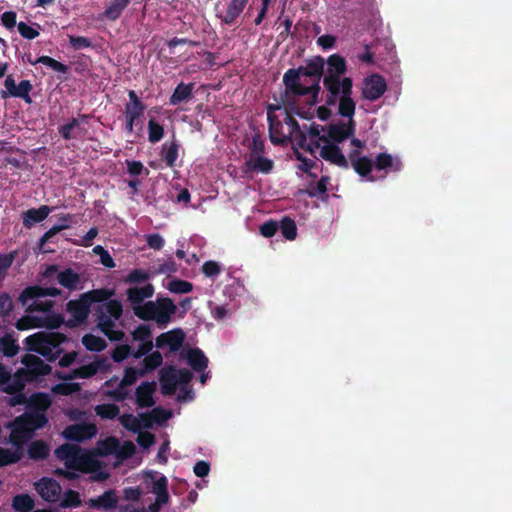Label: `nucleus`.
Here are the masks:
<instances>
[{"mask_svg": "<svg viewBox=\"0 0 512 512\" xmlns=\"http://www.w3.org/2000/svg\"><path fill=\"white\" fill-rule=\"evenodd\" d=\"M325 72V60L318 55L306 61L305 66L290 68L283 75L287 94L309 96V108L319 102L320 82Z\"/></svg>", "mask_w": 512, "mask_h": 512, "instance_id": "1", "label": "nucleus"}, {"mask_svg": "<svg viewBox=\"0 0 512 512\" xmlns=\"http://www.w3.org/2000/svg\"><path fill=\"white\" fill-rule=\"evenodd\" d=\"M323 86L327 91L325 104L335 106L338 103V113L342 117L351 118L355 114L356 103L352 98L353 81L350 77L336 79L323 77Z\"/></svg>", "mask_w": 512, "mask_h": 512, "instance_id": "2", "label": "nucleus"}, {"mask_svg": "<svg viewBox=\"0 0 512 512\" xmlns=\"http://www.w3.org/2000/svg\"><path fill=\"white\" fill-rule=\"evenodd\" d=\"M47 424L46 414L26 411L9 424L11 429L9 441L15 447L22 449L23 445L33 437L34 432Z\"/></svg>", "mask_w": 512, "mask_h": 512, "instance_id": "3", "label": "nucleus"}, {"mask_svg": "<svg viewBox=\"0 0 512 512\" xmlns=\"http://www.w3.org/2000/svg\"><path fill=\"white\" fill-rule=\"evenodd\" d=\"M66 341L67 336L63 333L40 331L26 337L24 343L28 351L36 352L53 362L63 353L60 345Z\"/></svg>", "mask_w": 512, "mask_h": 512, "instance_id": "4", "label": "nucleus"}, {"mask_svg": "<svg viewBox=\"0 0 512 512\" xmlns=\"http://www.w3.org/2000/svg\"><path fill=\"white\" fill-rule=\"evenodd\" d=\"M177 306L169 297H158L155 301H147L142 306L133 307V313L143 321H155L160 328H165L171 321Z\"/></svg>", "mask_w": 512, "mask_h": 512, "instance_id": "5", "label": "nucleus"}, {"mask_svg": "<svg viewBox=\"0 0 512 512\" xmlns=\"http://www.w3.org/2000/svg\"><path fill=\"white\" fill-rule=\"evenodd\" d=\"M55 456L64 461L67 469L83 473L93 472L98 468L97 461L84 452L78 445L65 443L55 449Z\"/></svg>", "mask_w": 512, "mask_h": 512, "instance_id": "6", "label": "nucleus"}, {"mask_svg": "<svg viewBox=\"0 0 512 512\" xmlns=\"http://www.w3.org/2000/svg\"><path fill=\"white\" fill-rule=\"evenodd\" d=\"M122 312V304L116 299L108 300L97 311V325L111 341H120L125 335L123 331L115 329V321L121 318Z\"/></svg>", "mask_w": 512, "mask_h": 512, "instance_id": "7", "label": "nucleus"}, {"mask_svg": "<svg viewBox=\"0 0 512 512\" xmlns=\"http://www.w3.org/2000/svg\"><path fill=\"white\" fill-rule=\"evenodd\" d=\"M111 364L104 356H97L96 359L86 365L71 370L68 373H57V377L62 380L71 381L74 379H88L97 373H106L110 370Z\"/></svg>", "mask_w": 512, "mask_h": 512, "instance_id": "8", "label": "nucleus"}, {"mask_svg": "<svg viewBox=\"0 0 512 512\" xmlns=\"http://www.w3.org/2000/svg\"><path fill=\"white\" fill-rule=\"evenodd\" d=\"M300 95H292L287 94V91L285 90L284 95L281 97L282 104L286 111V116L284 118V123L288 126L289 132L293 133V131H298L301 127L297 120L293 117V115H297L300 118L303 119H311L313 115L309 112L304 110L303 108L299 107L298 102L296 100V97H299Z\"/></svg>", "mask_w": 512, "mask_h": 512, "instance_id": "9", "label": "nucleus"}, {"mask_svg": "<svg viewBox=\"0 0 512 512\" xmlns=\"http://www.w3.org/2000/svg\"><path fill=\"white\" fill-rule=\"evenodd\" d=\"M356 123L353 117L348 118L347 122H338L330 124L327 129V135L320 136V140L324 143L336 144L342 143L346 139L355 134Z\"/></svg>", "mask_w": 512, "mask_h": 512, "instance_id": "10", "label": "nucleus"}, {"mask_svg": "<svg viewBox=\"0 0 512 512\" xmlns=\"http://www.w3.org/2000/svg\"><path fill=\"white\" fill-rule=\"evenodd\" d=\"M66 311L72 316L65 322L66 326L75 328L87 320L90 313V306L81 294L78 299L67 302Z\"/></svg>", "mask_w": 512, "mask_h": 512, "instance_id": "11", "label": "nucleus"}, {"mask_svg": "<svg viewBox=\"0 0 512 512\" xmlns=\"http://www.w3.org/2000/svg\"><path fill=\"white\" fill-rule=\"evenodd\" d=\"M387 90V84L380 74H372L363 80L361 96L368 101L378 100Z\"/></svg>", "mask_w": 512, "mask_h": 512, "instance_id": "12", "label": "nucleus"}, {"mask_svg": "<svg viewBox=\"0 0 512 512\" xmlns=\"http://www.w3.org/2000/svg\"><path fill=\"white\" fill-rule=\"evenodd\" d=\"M35 490L44 501L56 503L60 498L61 486L53 478L42 477L35 483Z\"/></svg>", "mask_w": 512, "mask_h": 512, "instance_id": "13", "label": "nucleus"}, {"mask_svg": "<svg viewBox=\"0 0 512 512\" xmlns=\"http://www.w3.org/2000/svg\"><path fill=\"white\" fill-rule=\"evenodd\" d=\"M61 294L60 289L56 287H41L32 285L26 287L19 295L18 301L22 306H26L32 299H39L43 297H57Z\"/></svg>", "mask_w": 512, "mask_h": 512, "instance_id": "14", "label": "nucleus"}, {"mask_svg": "<svg viewBox=\"0 0 512 512\" xmlns=\"http://www.w3.org/2000/svg\"><path fill=\"white\" fill-rule=\"evenodd\" d=\"M97 433V428L94 424H73L66 427L63 431V436L67 440L82 442L91 439Z\"/></svg>", "mask_w": 512, "mask_h": 512, "instance_id": "15", "label": "nucleus"}, {"mask_svg": "<svg viewBox=\"0 0 512 512\" xmlns=\"http://www.w3.org/2000/svg\"><path fill=\"white\" fill-rule=\"evenodd\" d=\"M129 101L124 106V119L141 123V118L144 116L146 105L138 97L134 90L128 91Z\"/></svg>", "mask_w": 512, "mask_h": 512, "instance_id": "16", "label": "nucleus"}, {"mask_svg": "<svg viewBox=\"0 0 512 512\" xmlns=\"http://www.w3.org/2000/svg\"><path fill=\"white\" fill-rule=\"evenodd\" d=\"M275 109H279V107H274L272 105L268 107L267 120L269 125V137L273 144L284 145L289 142V136L288 134L283 133V125L281 121L272 114V110Z\"/></svg>", "mask_w": 512, "mask_h": 512, "instance_id": "17", "label": "nucleus"}, {"mask_svg": "<svg viewBox=\"0 0 512 512\" xmlns=\"http://www.w3.org/2000/svg\"><path fill=\"white\" fill-rule=\"evenodd\" d=\"M184 340H185L184 331L180 328H176V329H173L168 332H164V333L160 334L156 338V347L164 348V347L168 346L170 351L176 352L181 348Z\"/></svg>", "mask_w": 512, "mask_h": 512, "instance_id": "18", "label": "nucleus"}, {"mask_svg": "<svg viewBox=\"0 0 512 512\" xmlns=\"http://www.w3.org/2000/svg\"><path fill=\"white\" fill-rule=\"evenodd\" d=\"M320 156L325 161L330 162L340 168L348 169L349 161L343 154L340 147L336 144L325 143L320 149Z\"/></svg>", "mask_w": 512, "mask_h": 512, "instance_id": "19", "label": "nucleus"}, {"mask_svg": "<svg viewBox=\"0 0 512 512\" xmlns=\"http://www.w3.org/2000/svg\"><path fill=\"white\" fill-rule=\"evenodd\" d=\"M21 362L33 378L49 375L52 370V368L41 358L33 354H25L22 357Z\"/></svg>", "mask_w": 512, "mask_h": 512, "instance_id": "20", "label": "nucleus"}, {"mask_svg": "<svg viewBox=\"0 0 512 512\" xmlns=\"http://www.w3.org/2000/svg\"><path fill=\"white\" fill-rule=\"evenodd\" d=\"M118 502L119 498L116 491L114 489H109L106 490L102 495L96 498H91L85 503L89 508L109 511L115 509L118 505Z\"/></svg>", "mask_w": 512, "mask_h": 512, "instance_id": "21", "label": "nucleus"}, {"mask_svg": "<svg viewBox=\"0 0 512 512\" xmlns=\"http://www.w3.org/2000/svg\"><path fill=\"white\" fill-rule=\"evenodd\" d=\"M156 390V383L154 381L142 382L135 390L136 404L139 408H149L154 406V392Z\"/></svg>", "mask_w": 512, "mask_h": 512, "instance_id": "22", "label": "nucleus"}, {"mask_svg": "<svg viewBox=\"0 0 512 512\" xmlns=\"http://www.w3.org/2000/svg\"><path fill=\"white\" fill-rule=\"evenodd\" d=\"M154 294V286L150 283L143 287H130L126 290L127 300L130 302L131 307L142 306L143 301L151 298Z\"/></svg>", "mask_w": 512, "mask_h": 512, "instance_id": "23", "label": "nucleus"}, {"mask_svg": "<svg viewBox=\"0 0 512 512\" xmlns=\"http://www.w3.org/2000/svg\"><path fill=\"white\" fill-rule=\"evenodd\" d=\"M327 64V68L324 72V77H331L336 79H343L342 77L346 71V61L339 54H332L327 58L325 62Z\"/></svg>", "mask_w": 512, "mask_h": 512, "instance_id": "24", "label": "nucleus"}, {"mask_svg": "<svg viewBox=\"0 0 512 512\" xmlns=\"http://www.w3.org/2000/svg\"><path fill=\"white\" fill-rule=\"evenodd\" d=\"M160 385L163 395L171 396L175 394L177 388L176 368L173 366L163 368L160 371Z\"/></svg>", "mask_w": 512, "mask_h": 512, "instance_id": "25", "label": "nucleus"}, {"mask_svg": "<svg viewBox=\"0 0 512 512\" xmlns=\"http://www.w3.org/2000/svg\"><path fill=\"white\" fill-rule=\"evenodd\" d=\"M52 212V208L47 205H42L39 208H30L23 212L22 220L26 228H31L36 223L45 220Z\"/></svg>", "mask_w": 512, "mask_h": 512, "instance_id": "26", "label": "nucleus"}, {"mask_svg": "<svg viewBox=\"0 0 512 512\" xmlns=\"http://www.w3.org/2000/svg\"><path fill=\"white\" fill-rule=\"evenodd\" d=\"M50 405L51 399L48 394L43 392H36L33 393L30 397H28L26 411L45 414V412L49 409Z\"/></svg>", "mask_w": 512, "mask_h": 512, "instance_id": "27", "label": "nucleus"}, {"mask_svg": "<svg viewBox=\"0 0 512 512\" xmlns=\"http://www.w3.org/2000/svg\"><path fill=\"white\" fill-rule=\"evenodd\" d=\"M87 119L88 116L85 114L79 115L77 118L73 117L68 123L61 125L58 128V132L64 140L69 141L75 139L78 136L77 131L80 129V121L86 122Z\"/></svg>", "mask_w": 512, "mask_h": 512, "instance_id": "28", "label": "nucleus"}, {"mask_svg": "<svg viewBox=\"0 0 512 512\" xmlns=\"http://www.w3.org/2000/svg\"><path fill=\"white\" fill-rule=\"evenodd\" d=\"M193 89L194 83L185 84L181 82L178 84L169 98L170 105L175 106L191 99L193 97Z\"/></svg>", "mask_w": 512, "mask_h": 512, "instance_id": "29", "label": "nucleus"}, {"mask_svg": "<svg viewBox=\"0 0 512 512\" xmlns=\"http://www.w3.org/2000/svg\"><path fill=\"white\" fill-rule=\"evenodd\" d=\"M374 165L378 170L391 169L398 172L402 169V162L398 158H394L391 154L386 152L377 154Z\"/></svg>", "mask_w": 512, "mask_h": 512, "instance_id": "30", "label": "nucleus"}, {"mask_svg": "<svg viewBox=\"0 0 512 512\" xmlns=\"http://www.w3.org/2000/svg\"><path fill=\"white\" fill-rule=\"evenodd\" d=\"M58 283L69 290L79 288L80 275L71 268H66L57 275Z\"/></svg>", "mask_w": 512, "mask_h": 512, "instance_id": "31", "label": "nucleus"}, {"mask_svg": "<svg viewBox=\"0 0 512 512\" xmlns=\"http://www.w3.org/2000/svg\"><path fill=\"white\" fill-rule=\"evenodd\" d=\"M27 453L30 459L41 461L49 456L50 446L43 440H35L29 444Z\"/></svg>", "mask_w": 512, "mask_h": 512, "instance_id": "32", "label": "nucleus"}, {"mask_svg": "<svg viewBox=\"0 0 512 512\" xmlns=\"http://www.w3.org/2000/svg\"><path fill=\"white\" fill-rule=\"evenodd\" d=\"M187 362L195 372H202L208 366V359L199 348H194L189 351Z\"/></svg>", "mask_w": 512, "mask_h": 512, "instance_id": "33", "label": "nucleus"}, {"mask_svg": "<svg viewBox=\"0 0 512 512\" xmlns=\"http://www.w3.org/2000/svg\"><path fill=\"white\" fill-rule=\"evenodd\" d=\"M19 345L14 333H6L0 338V353L6 357H14L19 352Z\"/></svg>", "mask_w": 512, "mask_h": 512, "instance_id": "34", "label": "nucleus"}, {"mask_svg": "<svg viewBox=\"0 0 512 512\" xmlns=\"http://www.w3.org/2000/svg\"><path fill=\"white\" fill-rule=\"evenodd\" d=\"M273 165L272 160L263 156L249 158L245 163L247 167L246 171L254 170L264 174L270 173L273 169Z\"/></svg>", "mask_w": 512, "mask_h": 512, "instance_id": "35", "label": "nucleus"}, {"mask_svg": "<svg viewBox=\"0 0 512 512\" xmlns=\"http://www.w3.org/2000/svg\"><path fill=\"white\" fill-rule=\"evenodd\" d=\"M163 363V357L159 351L152 352L144 357L140 364V376H144L155 370Z\"/></svg>", "mask_w": 512, "mask_h": 512, "instance_id": "36", "label": "nucleus"}, {"mask_svg": "<svg viewBox=\"0 0 512 512\" xmlns=\"http://www.w3.org/2000/svg\"><path fill=\"white\" fill-rule=\"evenodd\" d=\"M152 492L156 495L157 504H166L169 501L168 480L164 475L153 482Z\"/></svg>", "mask_w": 512, "mask_h": 512, "instance_id": "37", "label": "nucleus"}, {"mask_svg": "<svg viewBox=\"0 0 512 512\" xmlns=\"http://www.w3.org/2000/svg\"><path fill=\"white\" fill-rule=\"evenodd\" d=\"M178 151L179 144L175 140H173L169 144H163L161 158L165 162L167 167L173 168L175 166L176 160L178 158Z\"/></svg>", "mask_w": 512, "mask_h": 512, "instance_id": "38", "label": "nucleus"}, {"mask_svg": "<svg viewBox=\"0 0 512 512\" xmlns=\"http://www.w3.org/2000/svg\"><path fill=\"white\" fill-rule=\"evenodd\" d=\"M34 506V499L26 493L15 495L12 499V508L17 512H31Z\"/></svg>", "mask_w": 512, "mask_h": 512, "instance_id": "39", "label": "nucleus"}, {"mask_svg": "<svg viewBox=\"0 0 512 512\" xmlns=\"http://www.w3.org/2000/svg\"><path fill=\"white\" fill-rule=\"evenodd\" d=\"M129 3L130 0H112L110 5L105 9L104 16L111 21H115L121 16Z\"/></svg>", "mask_w": 512, "mask_h": 512, "instance_id": "40", "label": "nucleus"}, {"mask_svg": "<svg viewBox=\"0 0 512 512\" xmlns=\"http://www.w3.org/2000/svg\"><path fill=\"white\" fill-rule=\"evenodd\" d=\"M28 61H29V63H31L33 65L38 64V63L46 65L47 67L51 68L52 70H54L58 73H62V74H67L69 71V68L67 65L53 59L52 57L46 56V55L38 57L35 61H32V59L28 58Z\"/></svg>", "mask_w": 512, "mask_h": 512, "instance_id": "41", "label": "nucleus"}, {"mask_svg": "<svg viewBox=\"0 0 512 512\" xmlns=\"http://www.w3.org/2000/svg\"><path fill=\"white\" fill-rule=\"evenodd\" d=\"M22 372H24V369H21L18 372H16L13 377L10 376L9 382H6L5 385L3 386V392L7 394L23 392L25 388V381L21 376Z\"/></svg>", "mask_w": 512, "mask_h": 512, "instance_id": "42", "label": "nucleus"}, {"mask_svg": "<svg viewBox=\"0 0 512 512\" xmlns=\"http://www.w3.org/2000/svg\"><path fill=\"white\" fill-rule=\"evenodd\" d=\"M22 455V449L17 447L15 451L0 447V468L19 462Z\"/></svg>", "mask_w": 512, "mask_h": 512, "instance_id": "43", "label": "nucleus"}, {"mask_svg": "<svg viewBox=\"0 0 512 512\" xmlns=\"http://www.w3.org/2000/svg\"><path fill=\"white\" fill-rule=\"evenodd\" d=\"M82 344L87 350L93 352H101L107 346L103 338L95 336L93 334L84 335L82 338Z\"/></svg>", "mask_w": 512, "mask_h": 512, "instance_id": "44", "label": "nucleus"}, {"mask_svg": "<svg viewBox=\"0 0 512 512\" xmlns=\"http://www.w3.org/2000/svg\"><path fill=\"white\" fill-rule=\"evenodd\" d=\"M279 229L287 240H294L297 236V227L295 221L290 217H283L280 221Z\"/></svg>", "mask_w": 512, "mask_h": 512, "instance_id": "45", "label": "nucleus"}, {"mask_svg": "<svg viewBox=\"0 0 512 512\" xmlns=\"http://www.w3.org/2000/svg\"><path fill=\"white\" fill-rule=\"evenodd\" d=\"M96 414L102 419L112 420L120 413V408L116 404H100L95 407Z\"/></svg>", "mask_w": 512, "mask_h": 512, "instance_id": "46", "label": "nucleus"}, {"mask_svg": "<svg viewBox=\"0 0 512 512\" xmlns=\"http://www.w3.org/2000/svg\"><path fill=\"white\" fill-rule=\"evenodd\" d=\"M355 172L362 176L368 177L373 168V162L367 156H362L360 159L354 161L353 165H351Z\"/></svg>", "mask_w": 512, "mask_h": 512, "instance_id": "47", "label": "nucleus"}, {"mask_svg": "<svg viewBox=\"0 0 512 512\" xmlns=\"http://www.w3.org/2000/svg\"><path fill=\"white\" fill-rule=\"evenodd\" d=\"M164 136V127L154 118L148 121V140L151 143L159 142Z\"/></svg>", "mask_w": 512, "mask_h": 512, "instance_id": "48", "label": "nucleus"}, {"mask_svg": "<svg viewBox=\"0 0 512 512\" xmlns=\"http://www.w3.org/2000/svg\"><path fill=\"white\" fill-rule=\"evenodd\" d=\"M167 289L172 293L187 294L193 290V284L186 280L172 279L168 283Z\"/></svg>", "mask_w": 512, "mask_h": 512, "instance_id": "49", "label": "nucleus"}, {"mask_svg": "<svg viewBox=\"0 0 512 512\" xmlns=\"http://www.w3.org/2000/svg\"><path fill=\"white\" fill-rule=\"evenodd\" d=\"M80 495L77 491L68 489L64 492L63 498L60 502L62 508H76L81 505Z\"/></svg>", "mask_w": 512, "mask_h": 512, "instance_id": "50", "label": "nucleus"}, {"mask_svg": "<svg viewBox=\"0 0 512 512\" xmlns=\"http://www.w3.org/2000/svg\"><path fill=\"white\" fill-rule=\"evenodd\" d=\"M15 326L20 331L32 328H41L40 317L34 315L22 316L20 319L17 320Z\"/></svg>", "mask_w": 512, "mask_h": 512, "instance_id": "51", "label": "nucleus"}, {"mask_svg": "<svg viewBox=\"0 0 512 512\" xmlns=\"http://www.w3.org/2000/svg\"><path fill=\"white\" fill-rule=\"evenodd\" d=\"M91 307L92 303H101L106 301L110 293L106 289H93L82 294Z\"/></svg>", "mask_w": 512, "mask_h": 512, "instance_id": "52", "label": "nucleus"}, {"mask_svg": "<svg viewBox=\"0 0 512 512\" xmlns=\"http://www.w3.org/2000/svg\"><path fill=\"white\" fill-rule=\"evenodd\" d=\"M119 450V440L110 436L100 442V454L103 456L117 454Z\"/></svg>", "mask_w": 512, "mask_h": 512, "instance_id": "53", "label": "nucleus"}, {"mask_svg": "<svg viewBox=\"0 0 512 512\" xmlns=\"http://www.w3.org/2000/svg\"><path fill=\"white\" fill-rule=\"evenodd\" d=\"M151 277L150 273L142 269L131 270L124 278L126 284H141L149 280Z\"/></svg>", "mask_w": 512, "mask_h": 512, "instance_id": "54", "label": "nucleus"}, {"mask_svg": "<svg viewBox=\"0 0 512 512\" xmlns=\"http://www.w3.org/2000/svg\"><path fill=\"white\" fill-rule=\"evenodd\" d=\"M120 424L133 433L140 432V421L133 414H122L118 417Z\"/></svg>", "mask_w": 512, "mask_h": 512, "instance_id": "55", "label": "nucleus"}, {"mask_svg": "<svg viewBox=\"0 0 512 512\" xmlns=\"http://www.w3.org/2000/svg\"><path fill=\"white\" fill-rule=\"evenodd\" d=\"M16 89V98H21L26 104H31L33 102L30 96V92L33 89V85L29 80L20 81Z\"/></svg>", "mask_w": 512, "mask_h": 512, "instance_id": "56", "label": "nucleus"}, {"mask_svg": "<svg viewBox=\"0 0 512 512\" xmlns=\"http://www.w3.org/2000/svg\"><path fill=\"white\" fill-rule=\"evenodd\" d=\"M14 310V302L8 292H0V317H8Z\"/></svg>", "mask_w": 512, "mask_h": 512, "instance_id": "57", "label": "nucleus"}, {"mask_svg": "<svg viewBox=\"0 0 512 512\" xmlns=\"http://www.w3.org/2000/svg\"><path fill=\"white\" fill-rule=\"evenodd\" d=\"M41 327L47 329H57L64 323V318L61 314H51L47 316H39Z\"/></svg>", "mask_w": 512, "mask_h": 512, "instance_id": "58", "label": "nucleus"}, {"mask_svg": "<svg viewBox=\"0 0 512 512\" xmlns=\"http://www.w3.org/2000/svg\"><path fill=\"white\" fill-rule=\"evenodd\" d=\"M34 302L31 304H27L26 312L33 313V312H50L51 309L54 306V302L52 300H45V301H39L38 299H33Z\"/></svg>", "mask_w": 512, "mask_h": 512, "instance_id": "59", "label": "nucleus"}, {"mask_svg": "<svg viewBox=\"0 0 512 512\" xmlns=\"http://www.w3.org/2000/svg\"><path fill=\"white\" fill-rule=\"evenodd\" d=\"M150 414L152 416V421L158 425L164 424L172 417V412L161 406L154 407L150 411Z\"/></svg>", "mask_w": 512, "mask_h": 512, "instance_id": "60", "label": "nucleus"}, {"mask_svg": "<svg viewBox=\"0 0 512 512\" xmlns=\"http://www.w3.org/2000/svg\"><path fill=\"white\" fill-rule=\"evenodd\" d=\"M178 271V265L172 258H168L163 263L154 266V274L171 275Z\"/></svg>", "mask_w": 512, "mask_h": 512, "instance_id": "61", "label": "nucleus"}, {"mask_svg": "<svg viewBox=\"0 0 512 512\" xmlns=\"http://www.w3.org/2000/svg\"><path fill=\"white\" fill-rule=\"evenodd\" d=\"M132 338L135 341L143 342L152 340L151 327L148 324H140L132 333Z\"/></svg>", "mask_w": 512, "mask_h": 512, "instance_id": "62", "label": "nucleus"}, {"mask_svg": "<svg viewBox=\"0 0 512 512\" xmlns=\"http://www.w3.org/2000/svg\"><path fill=\"white\" fill-rule=\"evenodd\" d=\"M69 44L74 50H82L85 48L93 47L92 41L84 36H73L69 35Z\"/></svg>", "mask_w": 512, "mask_h": 512, "instance_id": "63", "label": "nucleus"}, {"mask_svg": "<svg viewBox=\"0 0 512 512\" xmlns=\"http://www.w3.org/2000/svg\"><path fill=\"white\" fill-rule=\"evenodd\" d=\"M201 270L206 277L214 278L220 274L221 266L218 262L209 260L202 265Z\"/></svg>", "mask_w": 512, "mask_h": 512, "instance_id": "64", "label": "nucleus"}]
</instances>
